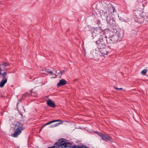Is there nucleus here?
Instances as JSON below:
<instances>
[{
  "label": "nucleus",
  "mask_w": 148,
  "mask_h": 148,
  "mask_svg": "<svg viewBox=\"0 0 148 148\" xmlns=\"http://www.w3.org/2000/svg\"><path fill=\"white\" fill-rule=\"evenodd\" d=\"M60 124V123H58L54 124V127H55L58 126Z\"/></svg>",
  "instance_id": "nucleus-21"
},
{
  "label": "nucleus",
  "mask_w": 148,
  "mask_h": 148,
  "mask_svg": "<svg viewBox=\"0 0 148 148\" xmlns=\"http://www.w3.org/2000/svg\"><path fill=\"white\" fill-rule=\"evenodd\" d=\"M147 71L145 70H144L142 71L141 72V73L143 75L145 74L147 72Z\"/></svg>",
  "instance_id": "nucleus-19"
},
{
  "label": "nucleus",
  "mask_w": 148,
  "mask_h": 148,
  "mask_svg": "<svg viewBox=\"0 0 148 148\" xmlns=\"http://www.w3.org/2000/svg\"><path fill=\"white\" fill-rule=\"evenodd\" d=\"M59 121H61V122H62V121H60L59 119H58V120H53V121H50L47 123L45 124L44 125H43L42 126V127H44L45 126H46V125H49L50 124H51L52 123H54V122H59Z\"/></svg>",
  "instance_id": "nucleus-11"
},
{
  "label": "nucleus",
  "mask_w": 148,
  "mask_h": 148,
  "mask_svg": "<svg viewBox=\"0 0 148 148\" xmlns=\"http://www.w3.org/2000/svg\"><path fill=\"white\" fill-rule=\"evenodd\" d=\"M137 10L134 13L136 18V20L138 23H141L143 22L144 17L143 15V5H138L137 6Z\"/></svg>",
  "instance_id": "nucleus-1"
},
{
  "label": "nucleus",
  "mask_w": 148,
  "mask_h": 148,
  "mask_svg": "<svg viewBox=\"0 0 148 148\" xmlns=\"http://www.w3.org/2000/svg\"><path fill=\"white\" fill-rule=\"evenodd\" d=\"M65 72V71L63 70V71H61L60 72H62V73H64Z\"/></svg>",
  "instance_id": "nucleus-27"
},
{
  "label": "nucleus",
  "mask_w": 148,
  "mask_h": 148,
  "mask_svg": "<svg viewBox=\"0 0 148 148\" xmlns=\"http://www.w3.org/2000/svg\"><path fill=\"white\" fill-rule=\"evenodd\" d=\"M52 78H55L56 77V75L55 73H53L52 72V73H51Z\"/></svg>",
  "instance_id": "nucleus-18"
},
{
  "label": "nucleus",
  "mask_w": 148,
  "mask_h": 148,
  "mask_svg": "<svg viewBox=\"0 0 148 148\" xmlns=\"http://www.w3.org/2000/svg\"><path fill=\"white\" fill-rule=\"evenodd\" d=\"M67 84L66 81L64 79H62L60 80L59 82L58 83L57 86L58 87Z\"/></svg>",
  "instance_id": "nucleus-9"
},
{
  "label": "nucleus",
  "mask_w": 148,
  "mask_h": 148,
  "mask_svg": "<svg viewBox=\"0 0 148 148\" xmlns=\"http://www.w3.org/2000/svg\"><path fill=\"white\" fill-rule=\"evenodd\" d=\"M58 75H59L61 76L62 75V72H60L58 73Z\"/></svg>",
  "instance_id": "nucleus-25"
},
{
  "label": "nucleus",
  "mask_w": 148,
  "mask_h": 148,
  "mask_svg": "<svg viewBox=\"0 0 148 148\" xmlns=\"http://www.w3.org/2000/svg\"><path fill=\"white\" fill-rule=\"evenodd\" d=\"M80 148H88V147L85 145H81L80 146Z\"/></svg>",
  "instance_id": "nucleus-20"
},
{
  "label": "nucleus",
  "mask_w": 148,
  "mask_h": 148,
  "mask_svg": "<svg viewBox=\"0 0 148 148\" xmlns=\"http://www.w3.org/2000/svg\"><path fill=\"white\" fill-rule=\"evenodd\" d=\"M72 148H80V145H74L71 147Z\"/></svg>",
  "instance_id": "nucleus-17"
},
{
  "label": "nucleus",
  "mask_w": 148,
  "mask_h": 148,
  "mask_svg": "<svg viewBox=\"0 0 148 148\" xmlns=\"http://www.w3.org/2000/svg\"><path fill=\"white\" fill-rule=\"evenodd\" d=\"M103 135L101 133H99L98 135L100 136L101 138L102 137V136H103Z\"/></svg>",
  "instance_id": "nucleus-24"
},
{
  "label": "nucleus",
  "mask_w": 148,
  "mask_h": 148,
  "mask_svg": "<svg viewBox=\"0 0 148 148\" xmlns=\"http://www.w3.org/2000/svg\"><path fill=\"white\" fill-rule=\"evenodd\" d=\"M99 51L103 56L107 55L108 52V48L105 46V47L99 50Z\"/></svg>",
  "instance_id": "nucleus-6"
},
{
  "label": "nucleus",
  "mask_w": 148,
  "mask_h": 148,
  "mask_svg": "<svg viewBox=\"0 0 148 148\" xmlns=\"http://www.w3.org/2000/svg\"><path fill=\"white\" fill-rule=\"evenodd\" d=\"M115 88L116 89H117V90H121L122 89V88H118L117 87H115Z\"/></svg>",
  "instance_id": "nucleus-22"
},
{
  "label": "nucleus",
  "mask_w": 148,
  "mask_h": 148,
  "mask_svg": "<svg viewBox=\"0 0 148 148\" xmlns=\"http://www.w3.org/2000/svg\"><path fill=\"white\" fill-rule=\"evenodd\" d=\"M112 10H113V12L114 13V12L115 11V12H116V11H115V8L114 7H112Z\"/></svg>",
  "instance_id": "nucleus-23"
},
{
  "label": "nucleus",
  "mask_w": 148,
  "mask_h": 148,
  "mask_svg": "<svg viewBox=\"0 0 148 148\" xmlns=\"http://www.w3.org/2000/svg\"><path fill=\"white\" fill-rule=\"evenodd\" d=\"M64 141V139L61 138L54 145L51 147H49L48 148H65L67 147H70L71 144L69 143H63Z\"/></svg>",
  "instance_id": "nucleus-3"
},
{
  "label": "nucleus",
  "mask_w": 148,
  "mask_h": 148,
  "mask_svg": "<svg viewBox=\"0 0 148 148\" xmlns=\"http://www.w3.org/2000/svg\"><path fill=\"white\" fill-rule=\"evenodd\" d=\"M96 50H93L91 52L90 56L91 58H95L97 57L98 54L96 53Z\"/></svg>",
  "instance_id": "nucleus-10"
},
{
  "label": "nucleus",
  "mask_w": 148,
  "mask_h": 148,
  "mask_svg": "<svg viewBox=\"0 0 148 148\" xmlns=\"http://www.w3.org/2000/svg\"><path fill=\"white\" fill-rule=\"evenodd\" d=\"M119 39V35L118 34H116L112 36L111 37L110 40L113 43H115L118 41Z\"/></svg>",
  "instance_id": "nucleus-7"
},
{
  "label": "nucleus",
  "mask_w": 148,
  "mask_h": 148,
  "mask_svg": "<svg viewBox=\"0 0 148 148\" xmlns=\"http://www.w3.org/2000/svg\"><path fill=\"white\" fill-rule=\"evenodd\" d=\"M96 43L97 44V47L99 50L106 46L103 39L98 40L96 42Z\"/></svg>",
  "instance_id": "nucleus-5"
},
{
  "label": "nucleus",
  "mask_w": 148,
  "mask_h": 148,
  "mask_svg": "<svg viewBox=\"0 0 148 148\" xmlns=\"http://www.w3.org/2000/svg\"><path fill=\"white\" fill-rule=\"evenodd\" d=\"M23 123L20 121H17L14 123V129L15 132L12 134V136L14 137H17L20 134L22 131L24 130L25 127L23 125Z\"/></svg>",
  "instance_id": "nucleus-2"
},
{
  "label": "nucleus",
  "mask_w": 148,
  "mask_h": 148,
  "mask_svg": "<svg viewBox=\"0 0 148 148\" xmlns=\"http://www.w3.org/2000/svg\"><path fill=\"white\" fill-rule=\"evenodd\" d=\"M112 13L108 11L105 12L103 16V18L106 19L107 23L110 24H114L115 23L112 16Z\"/></svg>",
  "instance_id": "nucleus-4"
},
{
  "label": "nucleus",
  "mask_w": 148,
  "mask_h": 148,
  "mask_svg": "<svg viewBox=\"0 0 148 148\" xmlns=\"http://www.w3.org/2000/svg\"><path fill=\"white\" fill-rule=\"evenodd\" d=\"M47 104L49 106L52 107H55L54 103L52 102L51 101L49 100L47 101Z\"/></svg>",
  "instance_id": "nucleus-13"
},
{
  "label": "nucleus",
  "mask_w": 148,
  "mask_h": 148,
  "mask_svg": "<svg viewBox=\"0 0 148 148\" xmlns=\"http://www.w3.org/2000/svg\"><path fill=\"white\" fill-rule=\"evenodd\" d=\"M101 138L104 141H108L111 140V137L109 135H103L102 136Z\"/></svg>",
  "instance_id": "nucleus-8"
},
{
  "label": "nucleus",
  "mask_w": 148,
  "mask_h": 148,
  "mask_svg": "<svg viewBox=\"0 0 148 148\" xmlns=\"http://www.w3.org/2000/svg\"><path fill=\"white\" fill-rule=\"evenodd\" d=\"M94 32H93V33H92V34L93 35H94Z\"/></svg>",
  "instance_id": "nucleus-30"
},
{
  "label": "nucleus",
  "mask_w": 148,
  "mask_h": 148,
  "mask_svg": "<svg viewBox=\"0 0 148 148\" xmlns=\"http://www.w3.org/2000/svg\"><path fill=\"white\" fill-rule=\"evenodd\" d=\"M49 69H46L45 71L46 72L48 73L49 74H51V73H52V71H49Z\"/></svg>",
  "instance_id": "nucleus-16"
},
{
  "label": "nucleus",
  "mask_w": 148,
  "mask_h": 148,
  "mask_svg": "<svg viewBox=\"0 0 148 148\" xmlns=\"http://www.w3.org/2000/svg\"><path fill=\"white\" fill-rule=\"evenodd\" d=\"M43 127H42L41 128V129H40V131H41V129Z\"/></svg>",
  "instance_id": "nucleus-29"
},
{
  "label": "nucleus",
  "mask_w": 148,
  "mask_h": 148,
  "mask_svg": "<svg viewBox=\"0 0 148 148\" xmlns=\"http://www.w3.org/2000/svg\"><path fill=\"white\" fill-rule=\"evenodd\" d=\"M33 92H32L31 95L32 96H33Z\"/></svg>",
  "instance_id": "nucleus-28"
},
{
  "label": "nucleus",
  "mask_w": 148,
  "mask_h": 148,
  "mask_svg": "<svg viewBox=\"0 0 148 148\" xmlns=\"http://www.w3.org/2000/svg\"><path fill=\"white\" fill-rule=\"evenodd\" d=\"M50 127L51 128L54 127V125H51V126H50Z\"/></svg>",
  "instance_id": "nucleus-26"
},
{
  "label": "nucleus",
  "mask_w": 148,
  "mask_h": 148,
  "mask_svg": "<svg viewBox=\"0 0 148 148\" xmlns=\"http://www.w3.org/2000/svg\"><path fill=\"white\" fill-rule=\"evenodd\" d=\"M3 65L4 66H9V63H7L5 62H4L3 63Z\"/></svg>",
  "instance_id": "nucleus-15"
},
{
  "label": "nucleus",
  "mask_w": 148,
  "mask_h": 148,
  "mask_svg": "<svg viewBox=\"0 0 148 148\" xmlns=\"http://www.w3.org/2000/svg\"><path fill=\"white\" fill-rule=\"evenodd\" d=\"M7 82V78H5V79H2L0 82V87L1 88L3 87Z\"/></svg>",
  "instance_id": "nucleus-12"
},
{
  "label": "nucleus",
  "mask_w": 148,
  "mask_h": 148,
  "mask_svg": "<svg viewBox=\"0 0 148 148\" xmlns=\"http://www.w3.org/2000/svg\"><path fill=\"white\" fill-rule=\"evenodd\" d=\"M30 95L29 93H28L27 92H26L22 96V98L23 99L26 96H29Z\"/></svg>",
  "instance_id": "nucleus-14"
}]
</instances>
